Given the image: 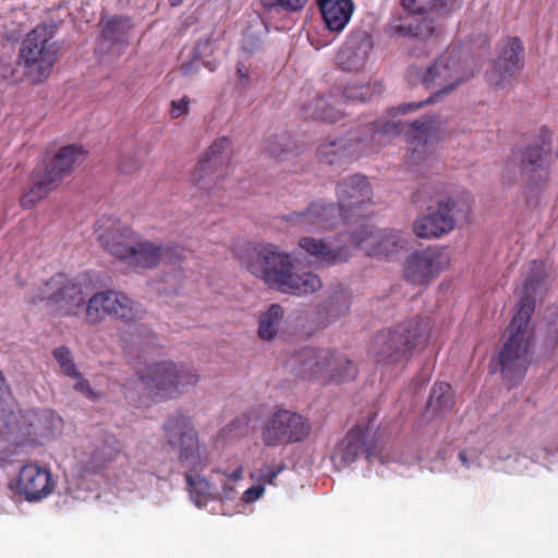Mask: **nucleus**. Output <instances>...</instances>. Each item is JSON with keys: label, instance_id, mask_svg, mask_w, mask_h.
I'll return each instance as SVG.
<instances>
[{"label": "nucleus", "instance_id": "nucleus-28", "mask_svg": "<svg viewBox=\"0 0 558 558\" xmlns=\"http://www.w3.org/2000/svg\"><path fill=\"white\" fill-rule=\"evenodd\" d=\"M102 37L112 44L128 43V36L133 25L128 16L102 17L99 22Z\"/></svg>", "mask_w": 558, "mask_h": 558}, {"label": "nucleus", "instance_id": "nucleus-26", "mask_svg": "<svg viewBox=\"0 0 558 558\" xmlns=\"http://www.w3.org/2000/svg\"><path fill=\"white\" fill-rule=\"evenodd\" d=\"M299 245L303 252L314 257L316 264L325 266L341 264L350 257L349 246L332 247L314 238H302Z\"/></svg>", "mask_w": 558, "mask_h": 558}, {"label": "nucleus", "instance_id": "nucleus-47", "mask_svg": "<svg viewBox=\"0 0 558 558\" xmlns=\"http://www.w3.org/2000/svg\"><path fill=\"white\" fill-rule=\"evenodd\" d=\"M190 99L185 96L180 100H173L171 102V114L173 118H179L182 114H185L189 110Z\"/></svg>", "mask_w": 558, "mask_h": 558}, {"label": "nucleus", "instance_id": "nucleus-49", "mask_svg": "<svg viewBox=\"0 0 558 558\" xmlns=\"http://www.w3.org/2000/svg\"><path fill=\"white\" fill-rule=\"evenodd\" d=\"M77 381L75 384V390L88 398H93V389L90 387V383L83 378L82 375L80 377H74Z\"/></svg>", "mask_w": 558, "mask_h": 558}, {"label": "nucleus", "instance_id": "nucleus-1", "mask_svg": "<svg viewBox=\"0 0 558 558\" xmlns=\"http://www.w3.org/2000/svg\"><path fill=\"white\" fill-rule=\"evenodd\" d=\"M92 289V278L87 272L75 278L57 274L45 282L41 300L60 316L77 315L80 308L85 304V322L89 325L101 323L106 316L126 323L144 317V306L122 291H99L94 293L88 302H85V298Z\"/></svg>", "mask_w": 558, "mask_h": 558}, {"label": "nucleus", "instance_id": "nucleus-42", "mask_svg": "<svg viewBox=\"0 0 558 558\" xmlns=\"http://www.w3.org/2000/svg\"><path fill=\"white\" fill-rule=\"evenodd\" d=\"M141 167V161L136 155H124L119 161V171L124 174H132Z\"/></svg>", "mask_w": 558, "mask_h": 558}, {"label": "nucleus", "instance_id": "nucleus-6", "mask_svg": "<svg viewBox=\"0 0 558 558\" xmlns=\"http://www.w3.org/2000/svg\"><path fill=\"white\" fill-rule=\"evenodd\" d=\"M428 341V324L423 318L404 320L375 336L371 353L377 365L397 366Z\"/></svg>", "mask_w": 558, "mask_h": 558}, {"label": "nucleus", "instance_id": "nucleus-40", "mask_svg": "<svg viewBox=\"0 0 558 558\" xmlns=\"http://www.w3.org/2000/svg\"><path fill=\"white\" fill-rule=\"evenodd\" d=\"M412 146L410 148L411 150V154L408 158V166L409 167H414V166H417V165H421L423 162H426L428 160V156L426 155V150H428V142H415V143H411Z\"/></svg>", "mask_w": 558, "mask_h": 558}, {"label": "nucleus", "instance_id": "nucleus-11", "mask_svg": "<svg viewBox=\"0 0 558 558\" xmlns=\"http://www.w3.org/2000/svg\"><path fill=\"white\" fill-rule=\"evenodd\" d=\"M165 446L177 452L179 463L191 470L201 464V445L191 416L177 412L163 423Z\"/></svg>", "mask_w": 558, "mask_h": 558}, {"label": "nucleus", "instance_id": "nucleus-27", "mask_svg": "<svg viewBox=\"0 0 558 558\" xmlns=\"http://www.w3.org/2000/svg\"><path fill=\"white\" fill-rule=\"evenodd\" d=\"M323 19L330 31L339 32L349 22L353 12L351 0H316Z\"/></svg>", "mask_w": 558, "mask_h": 558}, {"label": "nucleus", "instance_id": "nucleus-43", "mask_svg": "<svg viewBox=\"0 0 558 558\" xmlns=\"http://www.w3.org/2000/svg\"><path fill=\"white\" fill-rule=\"evenodd\" d=\"M283 466L269 468L264 466L259 469L258 480L265 482L268 485H274L276 477L281 473Z\"/></svg>", "mask_w": 558, "mask_h": 558}, {"label": "nucleus", "instance_id": "nucleus-8", "mask_svg": "<svg viewBox=\"0 0 558 558\" xmlns=\"http://www.w3.org/2000/svg\"><path fill=\"white\" fill-rule=\"evenodd\" d=\"M293 371L303 379L327 383H348L357 374L356 365L347 356L329 349L305 348L296 352Z\"/></svg>", "mask_w": 558, "mask_h": 558}, {"label": "nucleus", "instance_id": "nucleus-19", "mask_svg": "<svg viewBox=\"0 0 558 558\" xmlns=\"http://www.w3.org/2000/svg\"><path fill=\"white\" fill-rule=\"evenodd\" d=\"M554 157L551 142H541L526 147L521 153H514L512 162L519 165L526 184L541 186L548 179V167Z\"/></svg>", "mask_w": 558, "mask_h": 558}, {"label": "nucleus", "instance_id": "nucleus-54", "mask_svg": "<svg viewBox=\"0 0 558 558\" xmlns=\"http://www.w3.org/2000/svg\"><path fill=\"white\" fill-rule=\"evenodd\" d=\"M458 458H460V461L463 466L470 468L469 458L466 457L465 452L462 450L460 453H458Z\"/></svg>", "mask_w": 558, "mask_h": 558}, {"label": "nucleus", "instance_id": "nucleus-41", "mask_svg": "<svg viewBox=\"0 0 558 558\" xmlns=\"http://www.w3.org/2000/svg\"><path fill=\"white\" fill-rule=\"evenodd\" d=\"M438 0H401L402 7L413 13H423L436 7Z\"/></svg>", "mask_w": 558, "mask_h": 558}, {"label": "nucleus", "instance_id": "nucleus-7", "mask_svg": "<svg viewBox=\"0 0 558 558\" xmlns=\"http://www.w3.org/2000/svg\"><path fill=\"white\" fill-rule=\"evenodd\" d=\"M57 28L53 22L38 24L21 43L17 65L32 84L45 82L53 71L60 50L54 40Z\"/></svg>", "mask_w": 558, "mask_h": 558}, {"label": "nucleus", "instance_id": "nucleus-51", "mask_svg": "<svg viewBox=\"0 0 558 558\" xmlns=\"http://www.w3.org/2000/svg\"><path fill=\"white\" fill-rule=\"evenodd\" d=\"M542 280V277H533L532 275L529 276V278L525 279L524 281V291L525 292H533L536 287L538 286V283L541 282Z\"/></svg>", "mask_w": 558, "mask_h": 558}, {"label": "nucleus", "instance_id": "nucleus-33", "mask_svg": "<svg viewBox=\"0 0 558 558\" xmlns=\"http://www.w3.org/2000/svg\"><path fill=\"white\" fill-rule=\"evenodd\" d=\"M428 403L437 412L450 411L454 405V397L452 396L450 385L444 381L436 383L434 388H432Z\"/></svg>", "mask_w": 558, "mask_h": 558}, {"label": "nucleus", "instance_id": "nucleus-15", "mask_svg": "<svg viewBox=\"0 0 558 558\" xmlns=\"http://www.w3.org/2000/svg\"><path fill=\"white\" fill-rule=\"evenodd\" d=\"M290 225L305 232L329 230L341 221L351 218L344 214L340 206L324 201H315L303 211H294L286 217Z\"/></svg>", "mask_w": 558, "mask_h": 558}, {"label": "nucleus", "instance_id": "nucleus-30", "mask_svg": "<svg viewBox=\"0 0 558 558\" xmlns=\"http://www.w3.org/2000/svg\"><path fill=\"white\" fill-rule=\"evenodd\" d=\"M185 481L187 485V492H190L191 498L197 507H202L208 500L217 499L219 494L216 490L213 483L205 477L193 476L185 473Z\"/></svg>", "mask_w": 558, "mask_h": 558}, {"label": "nucleus", "instance_id": "nucleus-55", "mask_svg": "<svg viewBox=\"0 0 558 558\" xmlns=\"http://www.w3.org/2000/svg\"><path fill=\"white\" fill-rule=\"evenodd\" d=\"M550 136H551L550 130L546 126H542L541 128V137L544 140V138L550 137Z\"/></svg>", "mask_w": 558, "mask_h": 558}, {"label": "nucleus", "instance_id": "nucleus-58", "mask_svg": "<svg viewBox=\"0 0 558 558\" xmlns=\"http://www.w3.org/2000/svg\"><path fill=\"white\" fill-rule=\"evenodd\" d=\"M275 144H277V145L271 148L272 151L277 150V147L279 146L278 144H280V143H275Z\"/></svg>", "mask_w": 558, "mask_h": 558}, {"label": "nucleus", "instance_id": "nucleus-38", "mask_svg": "<svg viewBox=\"0 0 558 558\" xmlns=\"http://www.w3.org/2000/svg\"><path fill=\"white\" fill-rule=\"evenodd\" d=\"M213 52V40L210 37L199 40L193 50V60L191 63H184L181 66V71L184 75H191L193 73L194 61H199L204 57L211 54Z\"/></svg>", "mask_w": 558, "mask_h": 558}, {"label": "nucleus", "instance_id": "nucleus-37", "mask_svg": "<svg viewBox=\"0 0 558 558\" xmlns=\"http://www.w3.org/2000/svg\"><path fill=\"white\" fill-rule=\"evenodd\" d=\"M402 129L400 122L376 120L371 123L372 136L397 137L402 133Z\"/></svg>", "mask_w": 558, "mask_h": 558}, {"label": "nucleus", "instance_id": "nucleus-44", "mask_svg": "<svg viewBox=\"0 0 558 558\" xmlns=\"http://www.w3.org/2000/svg\"><path fill=\"white\" fill-rule=\"evenodd\" d=\"M262 46V40L253 34L246 32L242 39V48L248 53L255 52Z\"/></svg>", "mask_w": 558, "mask_h": 558}, {"label": "nucleus", "instance_id": "nucleus-56", "mask_svg": "<svg viewBox=\"0 0 558 558\" xmlns=\"http://www.w3.org/2000/svg\"><path fill=\"white\" fill-rule=\"evenodd\" d=\"M238 73L240 75V77H247V72L244 71L241 66L238 68Z\"/></svg>", "mask_w": 558, "mask_h": 558}, {"label": "nucleus", "instance_id": "nucleus-10", "mask_svg": "<svg viewBox=\"0 0 558 558\" xmlns=\"http://www.w3.org/2000/svg\"><path fill=\"white\" fill-rule=\"evenodd\" d=\"M137 375L147 391L159 400L181 396L186 388L196 386L199 380L196 369L172 361L147 365L145 369H138Z\"/></svg>", "mask_w": 558, "mask_h": 558}, {"label": "nucleus", "instance_id": "nucleus-35", "mask_svg": "<svg viewBox=\"0 0 558 558\" xmlns=\"http://www.w3.org/2000/svg\"><path fill=\"white\" fill-rule=\"evenodd\" d=\"M52 356L57 361L59 367L64 376L70 378H80V372L77 371L75 361L72 357V353L68 347H58L52 350Z\"/></svg>", "mask_w": 558, "mask_h": 558}, {"label": "nucleus", "instance_id": "nucleus-31", "mask_svg": "<svg viewBox=\"0 0 558 558\" xmlns=\"http://www.w3.org/2000/svg\"><path fill=\"white\" fill-rule=\"evenodd\" d=\"M283 317V308L280 304L274 303L262 313L258 320V337L262 340H272L279 332L281 320Z\"/></svg>", "mask_w": 558, "mask_h": 558}, {"label": "nucleus", "instance_id": "nucleus-12", "mask_svg": "<svg viewBox=\"0 0 558 558\" xmlns=\"http://www.w3.org/2000/svg\"><path fill=\"white\" fill-rule=\"evenodd\" d=\"M44 416L36 410L11 411L4 418L2 435L8 440V448L2 450L1 459L10 463L11 457L24 447L34 446L44 435Z\"/></svg>", "mask_w": 558, "mask_h": 558}, {"label": "nucleus", "instance_id": "nucleus-29", "mask_svg": "<svg viewBox=\"0 0 558 558\" xmlns=\"http://www.w3.org/2000/svg\"><path fill=\"white\" fill-rule=\"evenodd\" d=\"M118 452L117 447L107 441L94 445L88 460L84 462V472L97 474L117 459Z\"/></svg>", "mask_w": 558, "mask_h": 558}, {"label": "nucleus", "instance_id": "nucleus-32", "mask_svg": "<svg viewBox=\"0 0 558 558\" xmlns=\"http://www.w3.org/2000/svg\"><path fill=\"white\" fill-rule=\"evenodd\" d=\"M351 143L343 144L341 142H325L319 145L318 157L320 162L336 165L352 160L350 155Z\"/></svg>", "mask_w": 558, "mask_h": 558}, {"label": "nucleus", "instance_id": "nucleus-3", "mask_svg": "<svg viewBox=\"0 0 558 558\" xmlns=\"http://www.w3.org/2000/svg\"><path fill=\"white\" fill-rule=\"evenodd\" d=\"M253 254L254 260L247 269L276 291L300 296L322 288L319 276L311 271L294 274L291 257L276 246H254Z\"/></svg>", "mask_w": 558, "mask_h": 558}, {"label": "nucleus", "instance_id": "nucleus-16", "mask_svg": "<svg viewBox=\"0 0 558 558\" xmlns=\"http://www.w3.org/2000/svg\"><path fill=\"white\" fill-rule=\"evenodd\" d=\"M366 457L368 462L378 457V445L369 422L356 424L350 428L347 436L336 446L333 460L348 466L355 462L359 456Z\"/></svg>", "mask_w": 558, "mask_h": 558}, {"label": "nucleus", "instance_id": "nucleus-24", "mask_svg": "<svg viewBox=\"0 0 558 558\" xmlns=\"http://www.w3.org/2000/svg\"><path fill=\"white\" fill-rule=\"evenodd\" d=\"M372 49L371 35L364 29H355L339 50L337 60L344 70L359 71L364 66Z\"/></svg>", "mask_w": 558, "mask_h": 558}, {"label": "nucleus", "instance_id": "nucleus-39", "mask_svg": "<svg viewBox=\"0 0 558 558\" xmlns=\"http://www.w3.org/2000/svg\"><path fill=\"white\" fill-rule=\"evenodd\" d=\"M307 0H260L266 9H280L284 11L295 12L301 10Z\"/></svg>", "mask_w": 558, "mask_h": 558}, {"label": "nucleus", "instance_id": "nucleus-21", "mask_svg": "<svg viewBox=\"0 0 558 558\" xmlns=\"http://www.w3.org/2000/svg\"><path fill=\"white\" fill-rule=\"evenodd\" d=\"M56 489L51 471L37 462L25 463L17 473L16 493L28 502H37Z\"/></svg>", "mask_w": 558, "mask_h": 558}, {"label": "nucleus", "instance_id": "nucleus-5", "mask_svg": "<svg viewBox=\"0 0 558 558\" xmlns=\"http://www.w3.org/2000/svg\"><path fill=\"white\" fill-rule=\"evenodd\" d=\"M86 150L82 145H64L56 153H46L31 174V185L21 196V206L31 209L58 189L76 167L82 165Z\"/></svg>", "mask_w": 558, "mask_h": 558}, {"label": "nucleus", "instance_id": "nucleus-18", "mask_svg": "<svg viewBox=\"0 0 558 558\" xmlns=\"http://www.w3.org/2000/svg\"><path fill=\"white\" fill-rule=\"evenodd\" d=\"M449 264L450 257L447 252L428 247L410 255L403 268V276L411 283L425 286L447 269Z\"/></svg>", "mask_w": 558, "mask_h": 558}, {"label": "nucleus", "instance_id": "nucleus-50", "mask_svg": "<svg viewBox=\"0 0 558 558\" xmlns=\"http://www.w3.org/2000/svg\"><path fill=\"white\" fill-rule=\"evenodd\" d=\"M411 128L414 131H421V132L425 133L433 128V121L427 120V119L415 120L411 123Z\"/></svg>", "mask_w": 558, "mask_h": 558}, {"label": "nucleus", "instance_id": "nucleus-48", "mask_svg": "<svg viewBox=\"0 0 558 558\" xmlns=\"http://www.w3.org/2000/svg\"><path fill=\"white\" fill-rule=\"evenodd\" d=\"M265 493V487L262 485H253L247 490L244 492V496H242V500L246 502H255L260 498V496Z\"/></svg>", "mask_w": 558, "mask_h": 558}, {"label": "nucleus", "instance_id": "nucleus-34", "mask_svg": "<svg viewBox=\"0 0 558 558\" xmlns=\"http://www.w3.org/2000/svg\"><path fill=\"white\" fill-rule=\"evenodd\" d=\"M350 294L345 289H339L330 295L323 308L326 310L329 316L336 318L343 313H347L350 307Z\"/></svg>", "mask_w": 558, "mask_h": 558}, {"label": "nucleus", "instance_id": "nucleus-20", "mask_svg": "<svg viewBox=\"0 0 558 558\" xmlns=\"http://www.w3.org/2000/svg\"><path fill=\"white\" fill-rule=\"evenodd\" d=\"M356 248L371 257H389L398 250L404 247L405 240L396 230H375L363 226L360 231L351 235Z\"/></svg>", "mask_w": 558, "mask_h": 558}, {"label": "nucleus", "instance_id": "nucleus-52", "mask_svg": "<svg viewBox=\"0 0 558 558\" xmlns=\"http://www.w3.org/2000/svg\"><path fill=\"white\" fill-rule=\"evenodd\" d=\"M221 474L227 476L228 478L239 481L242 478L243 468L239 466V468L234 469L232 473L221 472Z\"/></svg>", "mask_w": 558, "mask_h": 558}, {"label": "nucleus", "instance_id": "nucleus-17", "mask_svg": "<svg viewBox=\"0 0 558 558\" xmlns=\"http://www.w3.org/2000/svg\"><path fill=\"white\" fill-rule=\"evenodd\" d=\"M221 144H211L192 174V183L208 195L218 191L228 173L229 158L223 153Z\"/></svg>", "mask_w": 558, "mask_h": 558}, {"label": "nucleus", "instance_id": "nucleus-53", "mask_svg": "<svg viewBox=\"0 0 558 558\" xmlns=\"http://www.w3.org/2000/svg\"><path fill=\"white\" fill-rule=\"evenodd\" d=\"M8 380L4 377L3 371L0 369V400H2V397L8 391Z\"/></svg>", "mask_w": 558, "mask_h": 558}, {"label": "nucleus", "instance_id": "nucleus-2", "mask_svg": "<svg viewBox=\"0 0 558 558\" xmlns=\"http://www.w3.org/2000/svg\"><path fill=\"white\" fill-rule=\"evenodd\" d=\"M94 233L100 246L133 269H154L161 263L179 258L178 246L140 239L132 228L117 218L98 219Z\"/></svg>", "mask_w": 558, "mask_h": 558}, {"label": "nucleus", "instance_id": "nucleus-9", "mask_svg": "<svg viewBox=\"0 0 558 558\" xmlns=\"http://www.w3.org/2000/svg\"><path fill=\"white\" fill-rule=\"evenodd\" d=\"M473 75L474 72L461 62L459 53L454 49L447 50L426 69L422 77L425 87H440L435 95L420 102L403 104L390 111L404 114L420 109L424 105L434 102L437 97L450 94Z\"/></svg>", "mask_w": 558, "mask_h": 558}, {"label": "nucleus", "instance_id": "nucleus-23", "mask_svg": "<svg viewBox=\"0 0 558 558\" xmlns=\"http://www.w3.org/2000/svg\"><path fill=\"white\" fill-rule=\"evenodd\" d=\"M348 100L364 101L363 93L357 88L347 87L341 97L336 98L335 95H329L328 97L319 96L310 104L304 105L302 110L306 118L336 122L343 114V109L339 108V106Z\"/></svg>", "mask_w": 558, "mask_h": 558}, {"label": "nucleus", "instance_id": "nucleus-13", "mask_svg": "<svg viewBox=\"0 0 558 558\" xmlns=\"http://www.w3.org/2000/svg\"><path fill=\"white\" fill-rule=\"evenodd\" d=\"M310 434L311 423L307 417L290 410L274 412L260 428L262 442L267 447L302 442Z\"/></svg>", "mask_w": 558, "mask_h": 558}, {"label": "nucleus", "instance_id": "nucleus-14", "mask_svg": "<svg viewBox=\"0 0 558 558\" xmlns=\"http://www.w3.org/2000/svg\"><path fill=\"white\" fill-rule=\"evenodd\" d=\"M471 206L469 201L447 198L437 201V208L416 219L414 232L417 238L432 239L448 234L454 230L458 219H469Z\"/></svg>", "mask_w": 558, "mask_h": 558}, {"label": "nucleus", "instance_id": "nucleus-22", "mask_svg": "<svg viewBox=\"0 0 558 558\" xmlns=\"http://www.w3.org/2000/svg\"><path fill=\"white\" fill-rule=\"evenodd\" d=\"M337 204L351 219H360L367 215L364 206L371 203L372 190L364 175L355 174L341 181L336 186Z\"/></svg>", "mask_w": 558, "mask_h": 558}, {"label": "nucleus", "instance_id": "nucleus-4", "mask_svg": "<svg viewBox=\"0 0 558 558\" xmlns=\"http://www.w3.org/2000/svg\"><path fill=\"white\" fill-rule=\"evenodd\" d=\"M535 307L536 302L533 296H522L517 313L506 330L504 345L497 354L499 372L510 387L515 386L524 378L527 366H530L533 344L530 320Z\"/></svg>", "mask_w": 558, "mask_h": 558}, {"label": "nucleus", "instance_id": "nucleus-25", "mask_svg": "<svg viewBox=\"0 0 558 558\" xmlns=\"http://www.w3.org/2000/svg\"><path fill=\"white\" fill-rule=\"evenodd\" d=\"M523 46L519 38H508L499 57L494 61L490 81L501 86L508 78L513 77L522 68Z\"/></svg>", "mask_w": 558, "mask_h": 558}, {"label": "nucleus", "instance_id": "nucleus-45", "mask_svg": "<svg viewBox=\"0 0 558 558\" xmlns=\"http://www.w3.org/2000/svg\"><path fill=\"white\" fill-rule=\"evenodd\" d=\"M432 191H435V187L430 184L424 183L422 186H420L415 194H414V202L415 203H423L427 199H434L436 198L435 194H432Z\"/></svg>", "mask_w": 558, "mask_h": 558}, {"label": "nucleus", "instance_id": "nucleus-46", "mask_svg": "<svg viewBox=\"0 0 558 558\" xmlns=\"http://www.w3.org/2000/svg\"><path fill=\"white\" fill-rule=\"evenodd\" d=\"M391 33L395 35H400L403 37L413 38V26L412 21L410 22H400L398 24H392L390 26Z\"/></svg>", "mask_w": 558, "mask_h": 558}, {"label": "nucleus", "instance_id": "nucleus-36", "mask_svg": "<svg viewBox=\"0 0 558 558\" xmlns=\"http://www.w3.org/2000/svg\"><path fill=\"white\" fill-rule=\"evenodd\" d=\"M413 39L421 43L428 40L438 33L434 21L427 17L416 19L412 21Z\"/></svg>", "mask_w": 558, "mask_h": 558}, {"label": "nucleus", "instance_id": "nucleus-57", "mask_svg": "<svg viewBox=\"0 0 558 558\" xmlns=\"http://www.w3.org/2000/svg\"><path fill=\"white\" fill-rule=\"evenodd\" d=\"M182 0H171L172 4H179Z\"/></svg>", "mask_w": 558, "mask_h": 558}]
</instances>
